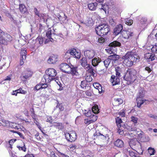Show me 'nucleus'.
Listing matches in <instances>:
<instances>
[{
	"label": "nucleus",
	"instance_id": "27",
	"mask_svg": "<svg viewBox=\"0 0 157 157\" xmlns=\"http://www.w3.org/2000/svg\"><path fill=\"white\" fill-rule=\"evenodd\" d=\"M101 61V59H98L95 57L92 60V64L94 67H96L98 65L99 63H100Z\"/></svg>",
	"mask_w": 157,
	"mask_h": 157
},
{
	"label": "nucleus",
	"instance_id": "12",
	"mask_svg": "<svg viewBox=\"0 0 157 157\" xmlns=\"http://www.w3.org/2000/svg\"><path fill=\"white\" fill-rule=\"evenodd\" d=\"M129 144L130 147L132 148L133 147L136 148H140L141 147L140 143L136 138L131 140L129 142Z\"/></svg>",
	"mask_w": 157,
	"mask_h": 157
},
{
	"label": "nucleus",
	"instance_id": "19",
	"mask_svg": "<svg viewBox=\"0 0 157 157\" xmlns=\"http://www.w3.org/2000/svg\"><path fill=\"white\" fill-rule=\"evenodd\" d=\"M81 65L85 69L90 64L87 61V58L85 57H83L80 60Z\"/></svg>",
	"mask_w": 157,
	"mask_h": 157
},
{
	"label": "nucleus",
	"instance_id": "24",
	"mask_svg": "<svg viewBox=\"0 0 157 157\" xmlns=\"http://www.w3.org/2000/svg\"><path fill=\"white\" fill-rule=\"evenodd\" d=\"M98 5L97 2H91L88 4V7L90 10L94 11L96 10Z\"/></svg>",
	"mask_w": 157,
	"mask_h": 157
},
{
	"label": "nucleus",
	"instance_id": "5",
	"mask_svg": "<svg viewBox=\"0 0 157 157\" xmlns=\"http://www.w3.org/2000/svg\"><path fill=\"white\" fill-rule=\"evenodd\" d=\"M122 59H124L123 63L128 67H131L133 64V56L132 52H128L125 55L122 57Z\"/></svg>",
	"mask_w": 157,
	"mask_h": 157
},
{
	"label": "nucleus",
	"instance_id": "46",
	"mask_svg": "<svg viewBox=\"0 0 157 157\" xmlns=\"http://www.w3.org/2000/svg\"><path fill=\"white\" fill-rule=\"evenodd\" d=\"M99 5L101 6V7H99V8L101 10H103L104 11H105L106 8L108 7L107 6L106 4H100Z\"/></svg>",
	"mask_w": 157,
	"mask_h": 157
},
{
	"label": "nucleus",
	"instance_id": "10",
	"mask_svg": "<svg viewBox=\"0 0 157 157\" xmlns=\"http://www.w3.org/2000/svg\"><path fill=\"white\" fill-rule=\"evenodd\" d=\"M122 37L127 39H131L134 36V34L133 32L129 29L127 30H123L121 33Z\"/></svg>",
	"mask_w": 157,
	"mask_h": 157
},
{
	"label": "nucleus",
	"instance_id": "35",
	"mask_svg": "<svg viewBox=\"0 0 157 157\" xmlns=\"http://www.w3.org/2000/svg\"><path fill=\"white\" fill-rule=\"evenodd\" d=\"M123 123L121 119L117 117L116 118V123L118 127L120 128L121 126V123Z\"/></svg>",
	"mask_w": 157,
	"mask_h": 157
},
{
	"label": "nucleus",
	"instance_id": "2",
	"mask_svg": "<svg viewBox=\"0 0 157 157\" xmlns=\"http://www.w3.org/2000/svg\"><path fill=\"white\" fill-rule=\"evenodd\" d=\"M12 40V37L10 34L5 33L0 28V44L7 45Z\"/></svg>",
	"mask_w": 157,
	"mask_h": 157
},
{
	"label": "nucleus",
	"instance_id": "20",
	"mask_svg": "<svg viewBox=\"0 0 157 157\" xmlns=\"http://www.w3.org/2000/svg\"><path fill=\"white\" fill-rule=\"evenodd\" d=\"M145 58L147 60V61H152L155 59V55L154 54L151 53H146L144 55Z\"/></svg>",
	"mask_w": 157,
	"mask_h": 157
},
{
	"label": "nucleus",
	"instance_id": "43",
	"mask_svg": "<svg viewBox=\"0 0 157 157\" xmlns=\"http://www.w3.org/2000/svg\"><path fill=\"white\" fill-rule=\"evenodd\" d=\"M87 82H91L92 80V78L91 76L90 75H87L86 78L85 80Z\"/></svg>",
	"mask_w": 157,
	"mask_h": 157
},
{
	"label": "nucleus",
	"instance_id": "47",
	"mask_svg": "<svg viewBox=\"0 0 157 157\" xmlns=\"http://www.w3.org/2000/svg\"><path fill=\"white\" fill-rule=\"evenodd\" d=\"M17 93H21L23 94H25L27 93L26 91L23 90L21 88H19V89L17 90Z\"/></svg>",
	"mask_w": 157,
	"mask_h": 157
},
{
	"label": "nucleus",
	"instance_id": "7",
	"mask_svg": "<svg viewBox=\"0 0 157 157\" xmlns=\"http://www.w3.org/2000/svg\"><path fill=\"white\" fill-rule=\"evenodd\" d=\"M46 35L48 39H46L44 41L45 44L50 41L53 42L54 40H56L58 36L55 33L52 31L51 28L48 29Z\"/></svg>",
	"mask_w": 157,
	"mask_h": 157
},
{
	"label": "nucleus",
	"instance_id": "53",
	"mask_svg": "<svg viewBox=\"0 0 157 157\" xmlns=\"http://www.w3.org/2000/svg\"><path fill=\"white\" fill-rule=\"evenodd\" d=\"M16 139H12L10 140L9 142V144L10 145V147L11 148H12V144H13L14 142H15L16 141Z\"/></svg>",
	"mask_w": 157,
	"mask_h": 157
},
{
	"label": "nucleus",
	"instance_id": "25",
	"mask_svg": "<svg viewBox=\"0 0 157 157\" xmlns=\"http://www.w3.org/2000/svg\"><path fill=\"white\" fill-rule=\"evenodd\" d=\"M114 144L115 146L121 148L124 146V144L121 140L118 139L114 142Z\"/></svg>",
	"mask_w": 157,
	"mask_h": 157
},
{
	"label": "nucleus",
	"instance_id": "8",
	"mask_svg": "<svg viewBox=\"0 0 157 157\" xmlns=\"http://www.w3.org/2000/svg\"><path fill=\"white\" fill-rule=\"evenodd\" d=\"M69 54L72 56L78 59H79L81 57V53L77 51L76 50L75 48H71L68 50L66 53L64 55V57L65 58H67V56Z\"/></svg>",
	"mask_w": 157,
	"mask_h": 157
},
{
	"label": "nucleus",
	"instance_id": "32",
	"mask_svg": "<svg viewBox=\"0 0 157 157\" xmlns=\"http://www.w3.org/2000/svg\"><path fill=\"white\" fill-rule=\"evenodd\" d=\"M19 9L22 13H24L27 10L25 6L23 4H20L19 6Z\"/></svg>",
	"mask_w": 157,
	"mask_h": 157
},
{
	"label": "nucleus",
	"instance_id": "52",
	"mask_svg": "<svg viewBox=\"0 0 157 157\" xmlns=\"http://www.w3.org/2000/svg\"><path fill=\"white\" fill-rule=\"evenodd\" d=\"M34 10L35 13L36 15L38 16L39 17H42V15H42L41 14H40L36 8H34Z\"/></svg>",
	"mask_w": 157,
	"mask_h": 157
},
{
	"label": "nucleus",
	"instance_id": "51",
	"mask_svg": "<svg viewBox=\"0 0 157 157\" xmlns=\"http://www.w3.org/2000/svg\"><path fill=\"white\" fill-rule=\"evenodd\" d=\"M41 89V83L38 84H37L34 87V89L36 90H37Z\"/></svg>",
	"mask_w": 157,
	"mask_h": 157
},
{
	"label": "nucleus",
	"instance_id": "63",
	"mask_svg": "<svg viewBox=\"0 0 157 157\" xmlns=\"http://www.w3.org/2000/svg\"><path fill=\"white\" fill-rule=\"evenodd\" d=\"M76 146H75V145H71L70 146V148L71 150H73L75 149V148H76Z\"/></svg>",
	"mask_w": 157,
	"mask_h": 157
},
{
	"label": "nucleus",
	"instance_id": "57",
	"mask_svg": "<svg viewBox=\"0 0 157 157\" xmlns=\"http://www.w3.org/2000/svg\"><path fill=\"white\" fill-rule=\"evenodd\" d=\"M152 50L155 52H157V44L153 47Z\"/></svg>",
	"mask_w": 157,
	"mask_h": 157
},
{
	"label": "nucleus",
	"instance_id": "34",
	"mask_svg": "<svg viewBox=\"0 0 157 157\" xmlns=\"http://www.w3.org/2000/svg\"><path fill=\"white\" fill-rule=\"evenodd\" d=\"M21 143L23 144V145H22L21 146H17V148L19 149V150L20 151H25L26 150V148L25 147V145L24 143L21 142Z\"/></svg>",
	"mask_w": 157,
	"mask_h": 157
},
{
	"label": "nucleus",
	"instance_id": "39",
	"mask_svg": "<svg viewBox=\"0 0 157 157\" xmlns=\"http://www.w3.org/2000/svg\"><path fill=\"white\" fill-rule=\"evenodd\" d=\"M97 116L94 115H91L90 117V118L91 119L93 123L96 121L97 120Z\"/></svg>",
	"mask_w": 157,
	"mask_h": 157
},
{
	"label": "nucleus",
	"instance_id": "37",
	"mask_svg": "<svg viewBox=\"0 0 157 157\" xmlns=\"http://www.w3.org/2000/svg\"><path fill=\"white\" fill-rule=\"evenodd\" d=\"M41 83V89H45L47 88V89L48 90L49 93L52 91V90L50 88H49L48 86L47 83Z\"/></svg>",
	"mask_w": 157,
	"mask_h": 157
},
{
	"label": "nucleus",
	"instance_id": "15",
	"mask_svg": "<svg viewBox=\"0 0 157 157\" xmlns=\"http://www.w3.org/2000/svg\"><path fill=\"white\" fill-rule=\"evenodd\" d=\"M70 66L67 63H62L60 65V68L63 72L68 74L71 69Z\"/></svg>",
	"mask_w": 157,
	"mask_h": 157
},
{
	"label": "nucleus",
	"instance_id": "26",
	"mask_svg": "<svg viewBox=\"0 0 157 157\" xmlns=\"http://www.w3.org/2000/svg\"><path fill=\"white\" fill-rule=\"evenodd\" d=\"M52 126L59 130H62L64 128L63 125L61 123L53 122Z\"/></svg>",
	"mask_w": 157,
	"mask_h": 157
},
{
	"label": "nucleus",
	"instance_id": "60",
	"mask_svg": "<svg viewBox=\"0 0 157 157\" xmlns=\"http://www.w3.org/2000/svg\"><path fill=\"white\" fill-rule=\"evenodd\" d=\"M47 121L51 123L52 122V117L51 116H48V117Z\"/></svg>",
	"mask_w": 157,
	"mask_h": 157
},
{
	"label": "nucleus",
	"instance_id": "45",
	"mask_svg": "<svg viewBox=\"0 0 157 157\" xmlns=\"http://www.w3.org/2000/svg\"><path fill=\"white\" fill-rule=\"evenodd\" d=\"M87 82L85 80L82 81L81 82V86L82 88L86 87L87 84Z\"/></svg>",
	"mask_w": 157,
	"mask_h": 157
},
{
	"label": "nucleus",
	"instance_id": "48",
	"mask_svg": "<svg viewBox=\"0 0 157 157\" xmlns=\"http://www.w3.org/2000/svg\"><path fill=\"white\" fill-rule=\"evenodd\" d=\"M133 22L132 20H129L128 19H126L125 20V24L128 25H131Z\"/></svg>",
	"mask_w": 157,
	"mask_h": 157
},
{
	"label": "nucleus",
	"instance_id": "17",
	"mask_svg": "<svg viewBox=\"0 0 157 157\" xmlns=\"http://www.w3.org/2000/svg\"><path fill=\"white\" fill-rule=\"evenodd\" d=\"M120 77L112 75L111 76L110 82L112 83L113 86L116 85L120 84Z\"/></svg>",
	"mask_w": 157,
	"mask_h": 157
},
{
	"label": "nucleus",
	"instance_id": "42",
	"mask_svg": "<svg viewBox=\"0 0 157 157\" xmlns=\"http://www.w3.org/2000/svg\"><path fill=\"white\" fill-rule=\"evenodd\" d=\"M85 69L87 70L90 73L93 72L94 71L93 67L91 65H90V66L87 67Z\"/></svg>",
	"mask_w": 157,
	"mask_h": 157
},
{
	"label": "nucleus",
	"instance_id": "41",
	"mask_svg": "<svg viewBox=\"0 0 157 157\" xmlns=\"http://www.w3.org/2000/svg\"><path fill=\"white\" fill-rule=\"evenodd\" d=\"M131 121L134 123L135 125H136L137 123L138 118L137 117L132 116L131 117Z\"/></svg>",
	"mask_w": 157,
	"mask_h": 157
},
{
	"label": "nucleus",
	"instance_id": "54",
	"mask_svg": "<svg viewBox=\"0 0 157 157\" xmlns=\"http://www.w3.org/2000/svg\"><path fill=\"white\" fill-rule=\"evenodd\" d=\"M85 114L86 116L90 117L91 115V111L90 110H89L88 111L85 112Z\"/></svg>",
	"mask_w": 157,
	"mask_h": 157
},
{
	"label": "nucleus",
	"instance_id": "9",
	"mask_svg": "<svg viewBox=\"0 0 157 157\" xmlns=\"http://www.w3.org/2000/svg\"><path fill=\"white\" fill-rule=\"evenodd\" d=\"M111 61L109 57H108V58L105 59L103 63L105 67V68L104 69H100L98 68V72L99 73V74H102L105 73L106 71V69L110 65H112Z\"/></svg>",
	"mask_w": 157,
	"mask_h": 157
},
{
	"label": "nucleus",
	"instance_id": "13",
	"mask_svg": "<svg viewBox=\"0 0 157 157\" xmlns=\"http://www.w3.org/2000/svg\"><path fill=\"white\" fill-rule=\"evenodd\" d=\"M95 52L93 50H88L85 51L84 52V55L86 58L89 59H91L94 56Z\"/></svg>",
	"mask_w": 157,
	"mask_h": 157
},
{
	"label": "nucleus",
	"instance_id": "62",
	"mask_svg": "<svg viewBox=\"0 0 157 157\" xmlns=\"http://www.w3.org/2000/svg\"><path fill=\"white\" fill-rule=\"evenodd\" d=\"M97 89H98V90L99 93H101L102 92L103 90L102 89V87L101 86H99V88H97Z\"/></svg>",
	"mask_w": 157,
	"mask_h": 157
},
{
	"label": "nucleus",
	"instance_id": "1",
	"mask_svg": "<svg viewBox=\"0 0 157 157\" xmlns=\"http://www.w3.org/2000/svg\"><path fill=\"white\" fill-rule=\"evenodd\" d=\"M110 30L109 25L105 24L100 25L95 28L96 33L101 36L107 35Z\"/></svg>",
	"mask_w": 157,
	"mask_h": 157
},
{
	"label": "nucleus",
	"instance_id": "18",
	"mask_svg": "<svg viewBox=\"0 0 157 157\" xmlns=\"http://www.w3.org/2000/svg\"><path fill=\"white\" fill-rule=\"evenodd\" d=\"M123 26L121 24L117 25L113 30V33L116 35H118L120 33L121 34V33L123 30Z\"/></svg>",
	"mask_w": 157,
	"mask_h": 157
},
{
	"label": "nucleus",
	"instance_id": "22",
	"mask_svg": "<svg viewBox=\"0 0 157 157\" xmlns=\"http://www.w3.org/2000/svg\"><path fill=\"white\" fill-rule=\"evenodd\" d=\"M108 57L112 62V65H113V63H115L120 58L119 56L116 54L110 55Z\"/></svg>",
	"mask_w": 157,
	"mask_h": 157
},
{
	"label": "nucleus",
	"instance_id": "3",
	"mask_svg": "<svg viewBox=\"0 0 157 157\" xmlns=\"http://www.w3.org/2000/svg\"><path fill=\"white\" fill-rule=\"evenodd\" d=\"M57 74L56 70L53 68H50L46 71V75L43 76L45 82L48 83L53 80Z\"/></svg>",
	"mask_w": 157,
	"mask_h": 157
},
{
	"label": "nucleus",
	"instance_id": "29",
	"mask_svg": "<svg viewBox=\"0 0 157 157\" xmlns=\"http://www.w3.org/2000/svg\"><path fill=\"white\" fill-rule=\"evenodd\" d=\"M94 135L95 136H96L97 137H98V138H101L103 140H106V137H108V135L104 136L99 132H96L94 134Z\"/></svg>",
	"mask_w": 157,
	"mask_h": 157
},
{
	"label": "nucleus",
	"instance_id": "64",
	"mask_svg": "<svg viewBox=\"0 0 157 157\" xmlns=\"http://www.w3.org/2000/svg\"><path fill=\"white\" fill-rule=\"evenodd\" d=\"M125 113L124 112H120L119 113V115L122 117L124 116Z\"/></svg>",
	"mask_w": 157,
	"mask_h": 157
},
{
	"label": "nucleus",
	"instance_id": "59",
	"mask_svg": "<svg viewBox=\"0 0 157 157\" xmlns=\"http://www.w3.org/2000/svg\"><path fill=\"white\" fill-rule=\"evenodd\" d=\"M25 59H23V58H21V60L20 61V64L21 65H23L24 63V61H25Z\"/></svg>",
	"mask_w": 157,
	"mask_h": 157
},
{
	"label": "nucleus",
	"instance_id": "50",
	"mask_svg": "<svg viewBox=\"0 0 157 157\" xmlns=\"http://www.w3.org/2000/svg\"><path fill=\"white\" fill-rule=\"evenodd\" d=\"M152 67H146L145 68V70L147 71L148 73L151 72L152 71Z\"/></svg>",
	"mask_w": 157,
	"mask_h": 157
},
{
	"label": "nucleus",
	"instance_id": "14",
	"mask_svg": "<svg viewBox=\"0 0 157 157\" xmlns=\"http://www.w3.org/2000/svg\"><path fill=\"white\" fill-rule=\"evenodd\" d=\"M70 72H68V74H71L73 76H79V74L78 72V68L77 67L71 65L70 66Z\"/></svg>",
	"mask_w": 157,
	"mask_h": 157
},
{
	"label": "nucleus",
	"instance_id": "55",
	"mask_svg": "<svg viewBox=\"0 0 157 157\" xmlns=\"http://www.w3.org/2000/svg\"><path fill=\"white\" fill-rule=\"evenodd\" d=\"M85 94L86 95L89 97H90L92 95V94L90 91V90H86L85 92Z\"/></svg>",
	"mask_w": 157,
	"mask_h": 157
},
{
	"label": "nucleus",
	"instance_id": "21",
	"mask_svg": "<svg viewBox=\"0 0 157 157\" xmlns=\"http://www.w3.org/2000/svg\"><path fill=\"white\" fill-rule=\"evenodd\" d=\"M33 72L29 70H26L24 71L23 74V77L27 79L31 77L33 75Z\"/></svg>",
	"mask_w": 157,
	"mask_h": 157
},
{
	"label": "nucleus",
	"instance_id": "11",
	"mask_svg": "<svg viewBox=\"0 0 157 157\" xmlns=\"http://www.w3.org/2000/svg\"><path fill=\"white\" fill-rule=\"evenodd\" d=\"M65 136L66 139L70 142H74L77 138L76 133L73 131L70 132V133H66Z\"/></svg>",
	"mask_w": 157,
	"mask_h": 157
},
{
	"label": "nucleus",
	"instance_id": "30",
	"mask_svg": "<svg viewBox=\"0 0 157 157\" xmlns=\"http://www.w3.org/2000/svg\"><path fill=\"white\" fill-rule=\"evenodd\" d=\"M20 53L21 56V58H23V59H25L26 57V55L27 53L26 50L22 48Z\"/></svg>",
	"mask_w": 157,
	"mask_h": 157
},
{
	"label": "nucleus",
	"instance_id": "33",
	"mask_svg": "<svg viewBox=\"0 0 157 157\" xmlns=\"http://www.w3.org/2000/svg\"><path fill=\"white\" fill-rule=\"evenodd\" d=\"M9 124V121L3 119L2 117H0V124L3 126H6Z\"/></svg>",
	"mask_w": 157,
	"mask_h": 157
},
{
	"label": "nucleus",
	"instance_id": "58",
	"mask_svg": "<svg viewBox=\"0 0 157 157\" xmlns=\"http://www.w3.org/2000/svg\"><path fill=\"white\" fill-rule=\"evenodd\" d=\"M12 76V75H10L8 76H7L6 77V78L5 79V80H9L10 81L11 79V77Z\"/></svg>",
	"mask_w": 157,
	"mask_h": 157
},
{
	"label": "nucleus",
	"instance_id": "28",
	"mask_svg": "<svg viewBox=\"0 0 157 157\" xmlns=\"http://www.w3.org/2000/svg\"><path fill=\"white\" fill-rule=\"evenodd\" d=\"M116 76L118 77H121V74L122 72V68L119 66L115 67Z\"/></svg>",
	"mask_w": 157,
	"mask_h": 157
},
{
	"label": "nucleus",
	"instance_id": "31",
	"mask_svg": "<svg viewBox=\"0 0 157 157\" xmlns=\"http://www.w3.org/2000/svg\"><path fill=\"white\" fill-rule=\"evenodd\" d=\"M127 154H128L131 157H139V155L138 154L132 151H128Z\"/></svg>",
	"mask_w": 157,
	"mask_h": 157
},
{
	"label": "nucleus",
	"instance_id": "4",
	"mask_svg": "<svg viewBox=\"0 0 157 157\" xmlns=\"http://www.w3.org/2000/svg\"><path fill=\"white\" fill-rule=\"evenodd\" d=\"M135 71L128 69L126 71L124 77V79L127 82L128 84L133 82L136 79V76L134 75Z\"/></svg>",
	"mask_w": 157,
	"mask_h": 157
},
{
	"label": "nucleus",
	"instance_id": "56",
	"mask_svg": "<svg viewBox=\"0 0 157 157\" xmlns=\"http://www.w3.org/2000/svg\"><path fill=\"white\" fill-rule=\"evenodd\" d=\"M105 39L102 37H101L98 39V41L101 43H103L105 41Z\"/></svg>",
	"mask_w": 157,
	"mask_h": 157
},
{
	"label": "nucleus",
	"instance_id": "16",
	"mask_svg": "<svg viewBox=\"0 0 157 157\" xmlns=\"http://www.w3.org/2000/svg\"><path fill=\"white\" fill-rule=\"evenodd\" d=\"M121 46V43L117 41H115L109 44V47L108 49L109 51L113 52V48H115L116 47H120Z\"/></svg>",
	"mask_w": 157,
	"mask_h": 157
},
{
	"label": "nucleus",
	"instance_id": "6",
	"mask_svg": "<svg viewBox=\"0 0 157 157\" xmlns=\"http://www.w3.org/2000/svg\"><path fill=\"white\" fill-rule=\"evenodd\" d=\"M145 91L142 88L139 90L137 94L136 100L137 102V106L140 108L141 105L144 102V100L143 99V98L144 96Z\"/></svg>",
	"mask_w": 157,
	"mask_h": 157
},
{
	"label": "nucleus",
	"instance_id": "44",
	"mask_svg": "<svg viewBox=\"0 0 157 157\" xmlns=\"http://www.w3.org/2000/svg\"><path fill=\"white\" fill-rule=\"evenodd\" d=\"M84 123L87 125L93 122L91 119L89 118V119H85L84 121Z\"/></svg>",
	"mask_w": 157,
	"mask_h": 157
},
{
	"label": "nucleus",
	"instance_id": "36",
	"mask_svg": "<svg viewBox=\"0 0 157 157\" xmlns=\"http://www.w3.org/2000/svg\"><path fill=\"white\" fill-rule=\"evenodd\" d=\"M92 110V112L96 114L99 113V109L97 105H94L93 107Z\"/></svg>",
	"mask_w": 157,
	"mask_h": 157
},
{
	"label": "nucleus",
	"instance_id": "49",
	"mask_svg": "<svg viewBox=\"0 0 157 157\" xmlns=\"http://www.w3.org/2000/svg\"><path fill=\"white\" fill-rule=\"evenodd\" d=\"M37 40L39 41V43L40 44H41L43 42V39L41 37L39 36L37 38Z\"/></svg>",
	"mask_w": 157,
	"mask_h": 157
},
{
	"label": "nucleus",
	"instance_id": "38",
	"mask_svg": "<svg viewBox=\"0 0 157 157\" xmlns=\"http://www.w3.org/2000/svg\"><path fill=\"white\" fill-rule=\"evenodd\" d=\"M148 151L150 155H154L155 153V151L154 149L151 147L148 148Z\"/></svg>",
	"mask_w": 157,
	"mask_h": 157
},
{
	"label": "nucleus",
	"instance_id": "23",
	"mask_svg": "<svg viewBox=\"0 0 157 157\" xmlns=\"http://www.w3.org/2000/svg\"><path fill=\"white\" fill-rule=\"evenodd\" d=\"M57 61V56L55 55H52L50 56L48 60V62L50 64H54Z\"/></svg>",
	"mask_w": 157,
	"mask_h": 157
},
{
	"label": "nucleus",
	"instance_id": "40",
	"mask_svg": "<svg viewBox=\"0 0 157 157\" xmlns=\"http://www.w3.org/2000/svg\"><path fill=\"white\" fill-rule=\"evenodd\" d=\"M57 103L56 106V107H58L60 111H63L64 109V108L63 107L62 103L59 104L58 102L57 101Z\"/></svg>",
	"mask_w": 157,
	"mask_h": 157
},
{
	"label": "nucleus",
	"instance_id": "61",
	"mask_svg": "<svg viewBox=\"0 0 157 157\" xmlns=\"http://www.w3.org/2000/svg\"><path fill=\"white\" fill-rule=\"evenodd\" d=\"M116 101L118 102V104H122L123 102L121 98L117 99Z\"/></svg>",
	"mask_w": 157,
	"mask_h": 157
}]
</instances>
